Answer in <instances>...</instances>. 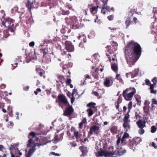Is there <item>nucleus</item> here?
<instances>
[{"label": "nucleus", "instance_id": "nucleus-44", "mask_svg": "<svg viewBox=\"0 0 157 157\" xmlns=\"http://www.w3.org/2000/svg\"><path fill=\"white\" fill-rule=\"evenodd\" d=\"M45 71L44 70H42L41 71L39 72L38 75L40 76H43L44 78H45V76L44 74H45Z\"/></svg>", "mask_w": 157, "mask_h": 157}, {"label": "nucleus", "instance_id": "nucleus-23", "mask_svg": "<svg viewBox=\"0 0 157 157\" xmlns=\"http://www.w3.org/2000/svg\"><path fill=\"white\" fill-rule=\"evenodd\" d=\"M111 67L112 70L115 73H117L118 71V65L116 63H113L111 64Z\"/></svg>", "mask_w": 157, "mask_h": 157}, {"label": "nucleus", "instance_id": "nucleus-30", "mask_svg": "<svg viewBox=\"0 0 157 157\" xmlns=\"http://www.w3.org/2000/svg\"><path fill=\"white\" fill-rule=\"evenodd\" d=\"M116 78L117 79V80H118L122 84L124 83V81L120 74H117Z\"/></svg>", "mask_w": 157, "mask_h": 157}, {"label": "nucleus", "instance_id": "nucleus-12", "mask_svg": "<svg viewBox=\"0 0 157 157\" xmlns=\"http://www.w3.org/2000/svg\"><path fill=\"white\" fill-rule=\"evenodd\" d=\"M65 49L68 52H73L74 51V47L71 42L66 41L65 42Z\"/></svg>", "mask_w": 157, "mask_h": 157}, {"label": "nucleus", "instance_id": "nucleus-3", "mask_svg": "<svg viewBox=\"0 0 157 157\" xmlns=\"http://www.w3.org/2000/svg\"><path fill=\"white\" fill-rule=\"evenodd\" d=\"M136 92V90L134 88L130 87L127 88L123 92L122 95L127 101H130Z\"/></svg>", "mask_w": 157, "mask_h": 157}, {"label": "nucleus", "instance_id": "nucleus-54", "mask_svg": "<svg viewBox=\"0 0 157 157\" xmlns=\"http://www.w3.org/2000/svg\"><path fill=\"white\" fill-rule=\"evenodd\" d=\"M88 10V9H87L85 10H82V13L84 14L85 15H88V14H87V11Z\"/></svg>", "mask_w": 157, "mask_h": 157}, {"label": "nucleus", "instance_id": "nucleus-60", "mask_svg": "<svg viewBox=\"0 0 157 157\" xmlns=\"http://www.w3.org/2000/svg\"><path fill=\"white\" fill-rule=\"evenodd\" d=\"M35 45V43L33 41L29 43V45L30 47H33Z\"/></svg>", "mask_w": 157, "mask_h": 157}, {"label": "nucleus", "instance_id": "nucleus-7", "mask_svg": "<svg viewBox=\"0 0 157 157\" xmlns=\"http://www.w3.org/2000/svg\"><path fill=\"white\" fill-rule=\"evenodd\" d=\"M58 102L59 105H60V103H62L65 105L69 104L65 96L63 94L58 95Z\"/></svg>", "mask_w": 157, "mask_h": 157}, {"label": "nucleus", "instance_id": "nucleus-50", "mask_svg": "<svg viewBox=\"0 0 157 157\" xmlns=\"http://www.w3.org/2000/svg\"><path fill=\"white\" fill-rule=\"evenodd\" d=\"M66 7L69 9H71L72 8L71 5L70 3H68L66 4Z\"/></svg>", "mask_w": 157, "mask_h": 157}, {"label": "nucleus", "instance_id": "nucleus-20", "mask_svg": "<svg viewBox=\"0 0 157 157\" xmlns=\"http://www.w3.org/2000/svg\"><path fill=\"white\" fill-rule=\"evenodd\" d=\"M102 1V2L103 3L102 6L101 7V13H103L104 14H105L106 12L105 11V6L106 5H107V2L108 0H105L104 1V0H101Z\"/></svg>", "mask_w": 157, "mask_h": 157}, {"label": "nucleus", "instance_id": "nucleus-29", "mask_svg": "<svg viewBox=\"0 0 157 157\" xmlns=\"http://www.w3.org/2000/svg\"><path fill=\"white\" fill-rule=\"evenodd\" d=\"M33 1L31 2L30 1L28 0L27 1V4L26 5V6L29 9L31 10L33 8Z\"/></svg>", "mask_w": 157, "mask_h": 157}, {"label": "nucleus", "instance_id": "nucleus-53", "mask_svg": "<svg viewBox=\"0 0 157 157\" xmlns=\"http://www.w3.org/2000/svg\"><path fill=\"white\" fill-rule=\"evenodd\" d=\"M111 44L112 46H113L114 47H117V44L116 42L113 41Z\"/></svg>", "mask_w": 157, "mask_h": 157}, {"label": "nucleus", "instance_id": "nucleus-24", "mask_svg": "<svg viewBox=\"0 0 157 157\" xmlns=\"http://www.w3.org/2000/svg\"><path fill=\"white\" fill-rule=\"evenodd\" d=\"M98 68H96L95 69L94 71L92 73V75L95 79H98Z\"/></svg>", "mask_w": 157, "mask_h": 157}, {"label": "nucleus", "instance_id": "nucleus-43", "mask_svg": "<svg viewBox=\"0 0 157 157\" xmlns=\"http://www.w3.org/2000/svg\"><path fill=\"white\" fill-rule=\"evenodd\" d=\"M70 12L68 10H62V14L63 15H67L69 14Z\"/></svg>", "mask_w": 157, "mask_h": 157}, {"label": "nucleus", "instance_id": "nucleus-35", "mask_svg": "<svg viewBox=\"0 0 157 157\" xmlns=\"http://www.w3.org/2000/svg\"><path fill=\"white\" fill-rule=\"evenodd\" d=\"M74 136L76 138V141H78V140L79 138V132L76 130L74 131Z\"/></svg>", "mask_w": 157, "mask_h": 157}, {"label": "nucleus", "instance_id": "nucleus-31", "mask_svg": "<svg viewBox=\"0 0 157 157\" xmlns=\"http://www.w3.org/2000/svg\"><path fill=\"white\" fill-rule=\"evenodd\" d=\"M132 23V21L130 20V18H127L125 21V24L126 25V29H127L130 25Z\"/></svg>", "mask_w": 157, "mask_h": 157}, {"label": "nucleus", "instance_id": "nucleus-27", "mask_svg": "<svg viewBox=\"0 0 157 157\" xmlns=\"http://www.w3.org/2000/svg\"><path fill=\"white\" fill-rule=\"evenodd\" d=\"M56 76L59 79V82L63 84L64 80V76L60 75H56Z\"/></svg>", "mask_w": 157, "mask_h": 157}, {"label": "nucleus", "instance_id": "nucleus-42", "mask_svg": "<svg viewBox=\"0 0 157 157\" xmlns=\"http://www.w3.org/2000/svg\"><path fill=\"white\" fill-rule=\"evenodd\" d=\"M135 117L136 119H139L140 118H141V114L140 112L138 113V112H136L135 113Z\"/></svg>", "mask_w": 157, "mask_h": 157}, {"label": "nucleus", "instance_id": "nucleus-55", "mask_svg": "<svg viewBox=\"0 0 157 157\" xmlns=\"http://www.w3.org/2000/svg\"><path fill=\"white\" fill-rule=\"evenodd\" d=\"M94 2L95 3L96 6H98L100 2L99 0H94Z\"/></svg>", "mask_w": 157, "mask_h": 157}, {"label": "nucleus", "instance_id": "nucleus-17", "mask_svg": "<svg viewBox=\"0 0 157 157\" xmlns=\"http://www.w3.org/2000/svg\"><path fill=\"white\" fill-rule=\"evenodd\" d=\"M79 149L82 152L81 156H84L87 155L88 150L86 147L82 146L79 147Z\"/></svg>", "mask_w": 157, "mask_h": 157}, {"label": "nucleus", "instance_id": "nucleus-28", "mask_svg": "<svg viewBox=\"0 0 157 157\" xmlns=\"http://www.w3.org/2000/svg\"><path fill=\"white\" fill-rule=\"evenodd\" d=\"M129 136L128 133L127 132L124 133L121 139V143H123L124 141H126L125 139H127Z\"/></svg>", "mask_w": 157, "mask_h": 157}, {"label": "nucleus", "instance_id": "nucleus-56", "mask_svg": "<svg viewBox=\"0 0 157 157\" xmlns=\"http://www.w3.org/2000/svg\"><path fill=\"white\" fill-rule=\"evenodd\" d=\"M139 133L140 135L143 134L144 132V130L142 128V129H140L139 130Z\"/></svg>", "mask_w": 157, "mask_h": 157}, {"label": "nucleus", "instance_id": "nucleus-32", "mask_svg": "<svg viewBox=\"0 0 157 157\" xmlns=\"http://www.w3.org/2000/svg\"><path fill=\"white\" fill-rule=\"evenodd\" d=\"M96 105V103L94 102H90L87 104L86 105V106L87 107H89L90 108H95V105Z\"/></svg>", "mask_w": 157, "mask_h": 157}, {"label": "nucleus", "instance_id": "nucleus-19", "mask_svg": "<svg viewBox=\"0 0 157 157\" xmlns=\"http://www.w3.org/2000/svg\"><path fill=\"white\" fill-rule=\"evenodd\" d=\"M100 127L99 126H97L96 125H93L90 127V129L89 133L92 135L93 134L94 132L98 131Z\"/></svg>", "mask_w": 157, "mask_h": 157}, {"label": "nucleus", "instance_id": "nucleus-51", "mask_svg": "<svg viewBox=\"0 0 157 157\" xmlns=\"http://www.w3.org/2000/svg\"><path fill=\"white\" fill-rule=\"evenodd\" d=\"M85 37V35L84 34H82L81 35H79L77 37V38L79 40H81L82 39H81L82 38H84Z\"/></svg>", "mask_w": 157, "mask_h": 157}, {"label": "nucleus", "instance_id": "nucleus-14", "mask_svg": "<svg viewBox=\"0 0 157 157\" xmlns=\"http://www.w3.org/2000/svg\"><path fill=\"white\" fill-rule=\"evenodd\" d=\"M13 21V20L10 18H5L4 19V21H2L1 24L4 26L6 28L7 27L8 29L10 25V23H12Z\"/></svg>", "mask_w": 157, "mask_h": 157}, {"label": "nucleus", "instance_id": "nucleus-49", "mask_svg": "<svg viewBox=\"0 0 157 157\" xmlns=\"http://www.w3.org/2000/svg\"><path fill=\"white\" fill-rule=\"evenodd\" d=\"M36 73L38 74L39 73V72H40V71H41L42 70H43V69L39 68L38 67H36Z\"/></svg>", "mask_w": 157, "mask_h": 157}, {"label": "nucleus", "instance_id": "nucleus-52", "mask_svg": "<svg viewBox=\"0 0 157 157\" xmlns=\"http://www.w3.org/2000/svg\"><path fill=\"white\" fill-rule=\"evenodd\" d=\"M113 16L111 15L108 16L107 18L109 21H112L113 19Z\"/></svg>", "mask_w": 157, "mask_h": 157}, {"label": "nucleus", "instance_id": "nucleus-63", "mask_svg": "<svg viewBox=\"0 0 157 157\" xmlns=\"http://www.w3.org/2000/svg\"><path fill=\"white\" fill-rule=\"evenodd\" d=\"M71 82V79H67V82H66L67 85H69Z\"/></svg>", "mask_w": 157, "mask_h": 157}, {"label": "nucleus", "instance_id": "nucleus-36", "mask_svg": "<svg viewBox=\"0 0 157 157\" xmlns=\"http://www.w3.org/2000/svg\"><path fill=\"white\" fill-rule=\"evenodd\" d=\"M105 9L107 10L109 12H114V9L113 7H110L109 6L106 5Z\"/></svg>", "mask_w": 157, "mask_h": 157}, {"label": "nucleus", "instance_id": "nucleus-9", "mask_svg": "<svg viewBox=\"0 0 157 157\" xmlns=\"http://www.w3.org/2000/svg\"><path fill=\"white\" fill-rule=\"evenodd\" d=\"M36 133L34 132H31L29 133L28 137L29 140L28 141V143L27 144L28 147H32V144L34 143V141L32 139L36 137Z\"/></svg>", "mask_w": 157, "mask_h": 157}, {"label": "nucleus", "instance_id": "nucleus-34", "mask_svg": "<svg viewBox=\"0 0 157 157\" xmlns=\"http://www.w3.org/2000/svg\"><path fill=\"white\" fill-rule=\"evenodd\" d=\"M42 51L43 53V59H45L46 56L48 54V50L47 49L43 48L42 49Z\"/></svg>", "mask_w": 157, "mask_h": 157}, {"label": "nucleus", "instance_id": "nucleus-58", "mask_svg": "<svg viewBox=\"0 0 157 157\" xmlns=\"http://www.w3.org/2000/svg\"><path fill=\"white\" fill-rule=\"evenodd\" d=\"M152 104H155L157 105V101L155 98L152 99Z\"/></svg>", "mask_w": 157, "mask_h": 157}, {"label": "nucleus", "instance_id": "nucleus-8", "mask_svg": "<svg viewBox=\"0 0 157 157\" xmlns=\"http://www.w3.org/2000/svg\"><path fill=\"white\" fill-rule=\"evenodd\" d=\"M67 105L68 107L66 108L63 114L66 116H70L73 113L74 110L72 105H71L69 104Z\"/></svg>", "mask_w": 157, "mask_h": 157}, {"label": "nucleus", "instance_id": "nucleus-2", "mask_svg": "<svg viewBox=\"0 0 157 157\" xmlns=\"http://www.w3.org/2000/svg\"><path fill=\"white\" fill-rule=\"evenodd\" d=\"M65 20L67 25L70 26L71 29H80L84 26V25L81 23L75 16L66 17Z\"/></svg>", "mask_w": 157, "mask_h": 157}, {"label": "nucleus", "instance_id": "nucleus-18", "mask_svg": "<svg viewBox=\"0 0 157 157\" xmlns=\"http://www.w3.org/2000/svg\"><path fill=\"white\" fill-rule=\"evenodd\" d=\"M139 127L141 128H143L145 126L146 121L144 120H139L136 122Z\"/></svg>", "mask_w": 157, "mask_h": 157}, {"label": "nucleus", "instance_id": "nucleus-39", "mask_svg": "<svg viewBox=\"0 0 157 157\" xmlns=\"http://www.w3.org/2000/svg\"><path fill=\"white\" fill-rule=\"evenodd\" d=\"M33 8H37L39 7V3L38 2H36L35 0L33 1Z\"/></svg>", "mask_w": 157, "mask_h": 157}, {"label": "nucleus", "instance_id": "nucleus-5", "mask_svg": "<svg viewBox=\"0 0 157 157\" xmlns=\"http://www.w3.org/2000/svg\"><path fill=\"white\" fill-rule=\"evenodd\" d=\"M141 140V139L139 138H136L132 140H129L128 146L130 149L134 150L136 148L135 147L140 143Z\"/></svg>", "mask_w": 157, "mask_h": 157}, {"label": "nucleus", "instance_id": "nucleus-11", "mask_svg": "<svg viewBox=\"0 0 157 157\" xmlns=\"http://www.w3.org/2000/svg\"><path fill=\"white\" fill-rule=\"evenodd\" d=\"M114 81L113 78L112 77L107 78L104 81V85L106 87H110L113 85Z\"/></svg>", "mask_w": 157, "mask_h": 157}, {"label": "nucleus", "instance_id": "nucleus-16", "mask_svg": "<svg viewBox=\"0 0 157 157\" xmlns=\"http://www.w3.org/2000/svg\"><path fill=\"white\" fill-rule=\"evenodd\" d=\"M92 7L91 8H90V12L93 14H95L98 11V8L99 6H94L93 4L88 5V7L89 8Z\"/></svg>", "mask_w": 157, "mask_h": 157}, {"label": "nucleus", "instance_id": "nucleus-38", "mask_svg": "<svg viewBox=\"0 0 157 157\" xmlns=\"http://www.w3.org/2000/svg\"><path fill=\"white\" fill-rule=\"evenodd\" d=\"M86 111L88 113V115L89 117L92 116L94 114L93 111L91 108L88 109L86 110Z\"/></svg>", "mask_w": 157, "mask_h": 157}, {"label": "nucleus", "instance_id": "nucleus-59", "mask_svg": "<svg viewBox=\"0 0 157 157\" xmlns=\"http://www.w3.org/2000/svg\"><path fill=\"white\" fill-rule=\"evenodd\" d=\"M70 144L71 146L73 147H75L77 146V144L75 142H74L73 143H70Z\"/></svg>", "mask_w": 157, "mask_h": 157}, {"label": "nucleus", "instance_id": "nucleus-33", "mask_svg": "<svg viewBox=\"0 0 157 157\" xmlns=\"http://www.w3.org/2000/svg\"><path fill=\"white\" fill-rule=\"evenodd\" d=\"M129 113L127 112V113L125 115L124 118L123 119V121L130 122V121L129 120Z\"/></svg>", "mask_w": 157, "mask_h": 157}, {"label": "nucleus", "instance_id": "nucleus-64", "mask_svg": "<svg viewBox=\"0 0 157 157\" xmlns=\"http://www.w3.org/2000/svg\"><path fill=\"white\" fill-rule=\"evenodd\" d=\"M83 124L82 122L79 123V128L82 129L83 127Z\"/></svg>", "mask_w": 157, "mask_h": 157}, {"label": "nucleus", "instance_id": "nucleus-26", "mask_svg": "<svg viewBox=\"0 0 157 157\" xmlns=\"http://www.w3.org/2000/svg\"><path fill=\"white\" fill-rule=\"evenodd\" d=\"M16 27L14 26L13 22V21L12 23H10V25L8 29V30L12 32H13L14 31Z\"/></svg>", "mask_w": 157, "mask_h": 157}, {"label": "nucleus", "instance_id": "nucleus-21", "mask_svg": "<svg viewBox=\"0 0 157 157\" xmlns=\"http://www.w3.org/2000/svg\"><path fill=\"white\" fill-rule=\"evenodd\" d=\"M98 153V155L100 156H104L106 157H109V153L108 151L101 150L99 151Z\"/></svg>", "mask_w": 157, "mask_h": 157}, {"label": "nucleus", "instance_id": "nucleus-48", "mask_svg": "<svg viewBox=\"0 0 157 157\" xmlns=\"http://www.w3.org/2000/svg\"><path fill=\"white\" fill-rule=\"evenodd\" d=\"M134 13L132 10H130L128 13V18H130L133 15Z\"/></svg>", "mask_w": 157, "mask_h": 157}, {"label": "nucleus", "instance_id": "nucleus-47", "mask_svg": "<svg viewBox=\"0 0 157 157\" xmlns=\"http://www.w3.org/2000/svg\"><path fill=\"white\" fill-rule=\"evenodd\" d=\"M34 152V151H33L31 150H30L29 151H28V155H27L26 156V157H30L31 155H32V154L33 153V152Z\"/></svg>", "mask_w": 157, "mask_h": 157}, {"label": "nucleus", "instance_id": "nucleus-10", "mask_svg": "<svg viewBox=\"0 0 157 157\" xmlns=\"http://www.w3.org/2000/svg\"><path fill=\"white\" fill-rule=\"evenodd\" d=\"M139 68H136L132 71V72L127 73L125 74V76L128 78L130 76L132 78H134L137 76L139 74Z\"/></svg>", "mask_w": 157, "mask_h": 157}, {"label": "nucleus", "instance_id": "nucleus-40", "mask_svg": "<svg viewBox=\"0 0 157 157\" xmlns=\"http://www.w3.org/2000/svg\"><path fill=\"white\" fill-rule=\"evenodd\" d=\"M132 102L131 101H130L128 105V111L127 112H128V113H129L130 111V110L132 108Z\"/></svg>", "mask_w": 157, "mask_h": 157}, {"label": "nucleus", "instance_id": "nucleus-13", "mask_svg": "<svg viewBox=\"0 0 157 157\" xmlns=\"http://www.w3.org/2000/svg\"><path fill=\"white\" fill-rule=\"evenodd\" d=\"M114 149L113 146H111L109 147V149H111L112 151L109 152V157H113V156H116L117 155L119 156V151L118 149H117L113 151Z\"/></svg>", "mask_w": 157, "mask_h": 157}, {"label": "nucleus", "instance_id": "nucleus-41", "mask_svg": "<svg viewBox=\"0 0 157 157\" xmlns=\"http://www.w3.org/2000/svg\"><path fill=\"white\" fill-rule=\"evenodd\" d=\"M120 100V98H119L117 102H115V105L116 106L117 109H118L119 107V104L121 103V101L119 102V101Z\"/></svg>", "mask_w": 157, "mask_h": 157}, {"label": "nucleus", "instance_id": "nucleus-57", "mask_svg": "<svg viewBox=\"0 0 157 157\" xmlns=\"http://www.w3.org/2000/svg\"><path fill=\"white\" fill-rule=\"evenodd\" d=\"M92 94H94L95 96L98 97L99 96V93L96 91H94L92 92Z\"/></svg>", "mask_w": 157, "mask_h": 157}, {"label": "nucleus", "instance_id": "nucleus-37", "mask_svg": "<svg viewBox=\"0 0 157 157\" xmlns=\"http://www.w3.org/2000/svg\"><path fill=\"white\" fill-rule=\"evenodd\" d=\"M110 131L113 134H116L117 133V128L116 127L114 126L111 129Z\"/></svg>", "mask_w": 157, "mask_h": 157}, {"label": "nucleus", "instance_id": "nucleus-62", "mask_svg": "<svg viewBox=\"0 0 157 157\" xmlns=\"http://www.w3.org/2000/svg\"><path fill=\"white\" fill-rule=\"evenodd\" d=\"M121 141V139L120 138V137H119L117 141V145H119V144H120Z\"/></svg>", "mask_w": 157, "mask_h": 157}, {"label": "nucleus", "instance_id": "nucleus-6", "mask_svg": "<svg viewBox=\"0 0 157 157\" xmlns=\"http://www.w3.org/2000/svg\"><path fill=\"white\" fill-rule=\"evenodd\" d=\"M105 48L107 50L106 52V55L109 59V61L111 62V56L109 54H112L114 53V52L117 49V47H114L113 46H111L109 45L107 46Z\"/></svg>", "mask_w": 157, "mask_h": 157}, {"label": "nucleus", "instance_id": "nucleus-61", "mask_svg": "<svg viewBox=\"0 0 157 157\" xmlns=\"http://www.w3.org/2000/svg\"><path fill=\"white\" fill-rule=\"evenodd\" d=\"M23 90L25 91H28L29 89V86H26L23 87Z\"/></svg>", "mask_w": 157, "mask_h": 157}, {"label": "nucleus", "instance_id": "nucleus-46", "mask_svg": "<svg viewBox=\"0 0 157 157\" xmlns=\"http://www.w3.org/2000/svg\"><path fill=\"white\" fill-rule=\"evenodd\" d=\"M156 130V128L155 126H152L151 128V131L152 133H154Z\"/></svg>", "mask_w": 157, "mask_h": 157}, {"label": "nucleus", "instance_id": "nucleus-22", "mask_svg": "<svg viewBox=\"0 0 157 157\" xmlns=\"http://www.w3.org/2000/svg\"><path fill=\"white\" fill-rule=\"evenodd\" d=\"M117 149H118L119 156H121L124 154L126 152L125 149L119 146L117 147Z\"/></svg>", "mask_w": 157, "mask_h": 157}, {"label": "nucleus", "instance_id": "nucleus-25", "mask_svg": "<svg viewBox=\"0 0 157 157\" xmlns=\"http://www.w3.org/2000/svg\"><path fill=\"white\" fill-rule=\"evenodd\" d=\"M124 123L123 124V127L126 129V131L127 132L128 130L130 128V125L129 124L130 122L123 121Z\"/></svg>", "mask_w": 157, "mask_h": 157}, {"label": "nucleus", "instance_id": "nucleus-15", "mask_svg": "<svg viewBox=\"0 0 157 157\" xmlns=\"http://www.w3.org/2000/svg\"><path fill=\"white\" fill-rule=\"evenodd\" d=\"M47 142L46 141H44V139L42 138L39 141V143H36L35 144V145L32 147L31 149H30L33 151H34L35 150V147L37 146L39 147L40 146H43L46 144Z\"/></svg>", "mask_w": 157, "mask_h": 157}, {"label": "nucleus", "instance_id": "nucleus-45", "mask_svg": "<svg viewBox=\"0 0 157 157\" xmlns=\"http://www.w3.org/2000/svg\"><path fill=\"white\" fill-rule=\"evenodd\" d=\"M130 9V10H132L134 13H136L137 11V9L136 7L135 6H133V8L132 7H130L129 8Z\"/></svg>", "mask_w": 157, "mask_h": 157}, {"label": "nucleus", "instance_id": "nucleus-4", "mask_svg": "<svg viewBox=\"0 0 157 157\" xmlns=\"http://www.w3.org/2000/svg\"><path fill=\"white\" fill-rule=\"evenodd\" d=\"M151 81L153 82V84H151V83L150 81L148 79V85H149L150 91L151 94H156V92L157 91L154 90V88L156 87V83H157V78L156 77H154L151 80Z\"/></svg>", "mask_w": 157, "mask_h": 157}, {"label": "nucleus", "instance_id": "nucleus-1", "mask_svg": "<svg viewBox=\"0 0 157 157\" xmlns=\"http://www.w3.org/2000/svg\"><path fill=\"white\" fill-rule=\"evenodd\" d=\"M125 58L129 66L133 65L140 56L141 48L140 45L133 40L127 44L125 51Z\"/></svg>", "mask_w": 157, "mask_h": 157}]
</instances>
